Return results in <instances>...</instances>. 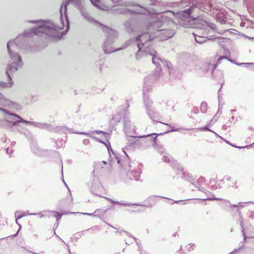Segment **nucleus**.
Masks as SVG:
<instances>
[{
  "instance_id": "obj_8",
  "label": "nucleus",
  "mask_w": 254,
  "mask_h": 254,
  "mask_svg": "<svg viewBox=\"0 0 254 254\" xmlns=\"http://www.w3.org/2000/svg\"><path fill=\"white\" fill-rule=\"evenodd\" d=\"M54 216L56 218L57 220L60 219L62 216V214L58 212H54Z\"/></svg>"
},
{
  "instance_id": "obj_13",
  "label": "nucleus",
  "mask_w": 254,
  "mask_h": 254,
  "mask_svg": "<svg viewBox=\"0 0 254 254\" xmlns=\"http://www.w3.org/2000/svg\"><path fill=\"white\" fill-rule=\"evenodd\" d=\"M12 116H13L17 117H18V118H19V117L17 115H16V114H12Z\"/></svg>"
},
{
  "instance_id": "obj_4",
  "label": "nucleus",
  "mask_w": 254,
  "mask_h": 254,
  "mask_svg": "<svg viewBox=\"0 0 254 254\" xmlns=\"http://www.w3.org/2000/svg\"><path fill=\"white\" fill-rule=\"evenodd\" d=\"M205 182V180L204 178L200 177L197 179L195 186L197 188L201 189L202 190H204V188H203V185L204 184Z\"/></svg>"
},
{
  "instance_id": "obj_3",
  "label": "nucleus",
  "mask_w": 254,
  "mask_h": 254,
  "mask_svg": "<svg viewBox=\"0 0 254 254\" xmlns=\"http://www.w3.org/2000/svg\"><path fill=\"white\" fill-rule=\"evenodd\" d=\"M162 25L163 22L162 21L156 20L150 23L148 25L147 28L150 32H154V36H156L162 29Z\"/></svg>"
},
{
  "instance_id": "obj_11",
  "label": "nucleus",
  "mask_w": 254,
  "mask_h": 254,
  "mask_svg": "<svg viewBox=\"0 0 254 254\" xmlns=\"http://www.w3.org/2000/svg\"><path fill=\"white\" fill-rule=\"evenodd\" d=\"M225 57H222L219 58L218 59V62L217 63H219L221 59H225Z\"/></svg>"
},
{
  "instance_id": "obj_1",
  "label": "nucleus",
  "mask_w": 254,
  "mask_h": 254,
  "mask_svg": "<svg viewBox=\"0 0 254 254\" xmlns=\"http://www.w3.org/2000/svg\"><path fill=\"white\" fill-rule=\"evenodd\" d=\"M174 35V32L170 29H163L157 34L156 36H154L152 37V39L158 38L160 40L164 41L168 39L173 37ZM137 40L142 42H145L148 40H151V36L148 35L147 34H142L139 35L137 38Z\"/></svg>"
},
{
  "instance_id": "obj_10",
  "label": "nucleus",
  "mask_w": 254,
  "mask_h": 254,
  "mask_svg": "<svg viewBox=\"0 0 254 254\" xmlns=\"http://www.w3.org/2000/svg\"><path fill=\"white\" fill-rule=\"evenodd\" d=\"M201 108H204L205 109L206 108V104L205 103H202L201 104Z\"/></svg>"
},
{
  "instance_id": "obj_12",
  "label": "nucleus",
  "mask_w": 254,
  "mask_h": 254,
  "mask_svg": "<svg viewBox=\"0 0 254 254\" xmlns=\"http://www.w3.org/2000/svg\"><path fill=\"white\" fill-rule=\"evenodd\" d=\"M155 59V57H153V58H152V62H153V63H154Z\"/></svg>"
},
{
  "instance_id": "obj_9",
  "label": "nucleus",
  "mask_w": 254,
  "mask_h": 254,
  "mask_svg": "<svg viewBox=\"0 0 254 254\" xmlns=\"http://www.w3.org/2000/svg\"><path fill=\"white\" fill-rule=\"evenodd\" d=\"M195 40L196 42L198 43H202L203 42V41L201 40V38L199 36L195 37Z\"/></svg>"
},
{
  "instance_id": "obj_14",
  "label": "nucleus",
  "mask_w": 254,
  "mask_h": 254,
  "mask_svg": "<svg viewBox=\"0 0 254 254\" xmlns=\"http://www.w3.org/2000/svg\"><path fill=\"white\" fill-rule=\"evenodd\" d=\"M40 29L42 30L43 29V27H40Z\"/></svg>"
},
{
  "instance_id": "obj_15",
  "label": "nucleus",
  "mask_w": 254,
  "mask_h": 254,
  "mask_svg": "<svg viewBox=\"0 0 254 254\" xmlns=\"http://www.w3.org/2000/svg\"><path fill=\"white\" fill-rule=\"evenodd\" d=\"M7 48H8V49L9 50V46H8V44H7Z\"/></svg>"
},
{
  "instance_id": "obj_5",
  "label": "nucleus",
  "mask_w": 254,
  "mask_h": 254,
  "mask_svg": "<svg viewBox=\"0 0 254 254\" xmlns=\"http://www.w3.org/2000/svg\"><path fill=\"white\" fill-rule=\"evenodd\" d=\"M158 199L156 197H151L148 199L147 201L149 202V206L151 207L157 202Z\"/></svg>"
},
{
  "instance_id": "obj_6",
  "label": "nucleus",
  "mask_w": 254,
  "mask_h": 254,
  "mask_svg": "<svg viewBox=\"0 0 254 254\" xmlns=\"http://www.w3.org/2000/svg\"><path fill=\"white\" fill-rule=\"evenodd\" d=\"M192 12L191 8L187 9L182 12H181L182 16H186L187 17H190V14Z\"/></svg>"
},
{
  "instance_id": "obj_2",
  "label": "nucleus",
  "mask_w": 254,
  "mask_h": 254,
  "mask_svg": "<svg viewBox=\"0 0 254 254\" xmlns=\"http://www.w3.org/2000/svg\"><path fill=\"white\" fill-rule=\"evenodd\" d=\"M92 3L102 9H107L113 6V0H91Z\"/></svg>"
},
{
  "instance_id": "obj_16",
  "label": "nucleus",
  "mask_w": 254,
  "mask_h": 254,
  "mask_svg": "<svg viewBox=\"0 0 254 254\" xmlns=\"http://www.w3.org/2000/svg\"><path fill=\"white\" fill-rule=\"evenodd\" d=\"M52 31L55 32V30L53 29V30H52Z\"/></svg>"
},
{
  "instance_id": "obj_7",
  "label": "nucleus",
  "mask_w": 254,
  "mask_h": 254,
  "mask_svg": "<svg viewBox=\"0 0 254 254\" xmlns=\"http://www.w3.org/2000/svg\"><path fill=\"white\" fill-rule=\"evenodd\" d=\"M186 248L187 250L190 252L191 251L194 250V249H195V246H194V245H192L191 244H188L187 245H186Z\"/></svg>"
}]
</instances>
